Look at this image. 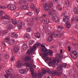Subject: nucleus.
Segmentation results:
<instances>
[{"instance_id":"27","label":"nucleus","mask_w":78,"mask_h":78,"mask_svg":"<svg viewBox=\"0 0 78 78\" xmlns=\"http://www.w3.org/2000/svg\"><path fill=\"white\" fill-rule=\"evenodd\" d=\"M23 48L24 50L27 49L28 48V45L25 44H24L23 46Z\"/></svg>"},{"instance_id":"2","label":"nucleus","mask_w":78,"mask_h":78,"mask_svg":"<svg viewBox=\"0 0 78 78\" xmlns=\"http://www.w3.org/2000/svg\"><path fill=\"white\" fill-rule=\"evenodd\" d=\"M41 46V44L38 42H36L35 44H34L33 47H31L30 49H29L26 53V55H30L31 53L33 52L34 50L36 49L37 47H39Z\"/></svg>"},{"instance_id":"21","label":"nucleus","mask_w":78,"mask_h":78,"mask_svg":"<svg viewBox=\"0 0 78 78\" xmlns=\"http://www.w3.org/2000/svg\"><path fill=\"white\" fill-rule=\"evenodd\" d=\"M19 50V48L17 46H16L14 47V51L15 53H17Z\"/></svg>"},{"instance_id":"8","label":"nucleus","mask_w":78,"mask_h":78,"mask_svg":"<svg viewBox=\"0 0 78 78\" xmlns=\"http://www.w3.org/2000/svg\"><path fill=\"white\" fill-rule=\"evenodd\" d=\"M58 62H56V59L54 58L53 61H50L48 65L49 66L51 67L52 66H55V65H57L58 64Z\"/></svg>"},{"instance_id":"16","label":"nucleus","mask_w":78,"mask_h":78,"mask_svg":"<svg viewBox=\"0 0 78 78\" xmlns=\"http://www.w3.org/2000/svg\"><path fill=\"white\" fill-rule=\"evenodd\" d=\"M24 61H30L31 59V57L30 55H27L24 58Z\"/></svg>"},{"instance_id":"6","label":"nucleus","mask_w":78,"mask_h":78,"mask_svg":"<svg viewBox=\"0 0 78 78\" xmlns=\"http://www.w3.org/2000/svg\"><path fill=\"white\" fill-rule=\"evenodd\" d=\"M7 75L5 74V78H9V76H10L11 78L12 77V75L11 74H10V73H11L13 71L12 69H9V70H7L5 71Z\"/></svg>"},{"instance_id":"52","label":"nucleus","mask_w":78,"mask_h":78,"mask_svg":"<svg viewBox=\"0 0 78 78\" xmlns=\"http://www.w3.org/2000/svg\"><path fill=\"white\" fill-rule=\"evenodd\" d=\"M41 46L42 47H43V48H45V44H42L41 45Z\"/></svg>"},{"instance_id":"1","label":"nucleus","mask_w":78,"mask_h":78,"mask_svg":"<svg viewBox=\"0 0 78 78\" xmlns=\"http://www.w3.org/2000/svg\"><path fill=\"white\" fill-rule=\"evenodd\" d=\"M24 65L26 66L27 67V70H29L30 69V67H31L30 68V71L31 72V75L33 78H36L37 75V73H34V69L31 67H33L32 65L30 64L29 63H24Z\"/></svg>"},{"instance_id":"5","label":"nucleus","mask_w":78,"mask_h":78,"mask_svg":"<svg viewBox=\"0 0 78 78\" xmlns=\"http://www.w3.org/2000/svg\"><path fill=\"white\" fill-rule=\"evenodd\" d=\"M63 29V27L62 26H59L58 28V31H57L55 32V34H54V36L56 37H61L62 36V34L60 33V31H61V30Z\"/></svg>"},{"instance_id":"40","label":"nucleus","mask_w":78,"mask_h":78,"mask_svg":"<svg viewBox=\"0 0 78 78\" xmlns=\"http://www.w3.org/2000/svg\"><path fill=\"white\" fill-rule=\"evenodd\" d=\"M62 67H64L65 68H66V67L67 66V64L66 63H63L62 65Z\"/></svg>"},{"instance_id":"31","label":"nucleus","mask_w":78,"mask_h":78,"mask_svg":"<svg viewBox=\"0 0 78 78\" xmlns=\"http://www.w3.org/2000/svg\"><path fill=\"white\" fill-rule=\"evenodd\" d=\"M30 35L29 34H27L24 35V38H27L28 39V38H30Z\"/></svg>"},{"instance_id":"57","label":"nucleus","mask_w":78,"mask_h":78,"mask_svg":"<svg viewBox=\"0 0 78 78\" xmlns=\"http://www.w3.org/2000/svg\"><path fill=\"white\" fill-rule=\"evenodd\" d=\"M75 19L76 22L78 23V18H76Z\"/></svg>"},{"instance_id":"43","label":"nucleus","mask_w":78,"mask_h":78,"mask_svg":"<svg viewBox=\"0 0 78 78\" xmlns=\"http://www.w3.org/2000/svg\"><path fill=\"white\" fill-rule=\"evenodd\" d=\"M6 8L7 7L6 6H1V9H6Z\"/></svg>"},{"instance_id":"44","label":"nucleus","mask_w":78,"mask_h":78,"mask_svg":"<svg viewBox=\"0 0 78 78\" xmlns=\"http://www.w3.org/2000/svg\"><path fill=\"white\" fill-rule=\"evenodd\" d=\"M4 14H5V13H4V12H3L2 11H1L0 16H2H2H3Z\"/></svg>"},{"instance_id":"48","label":"nucleus","mask_w":78,"mask_h":78,"mask_svg":"<svg viewBox=\"0 0 78 78\" xmlns=\"http://www.w3.org/2000/svg\"><path fill=\"white\" fill-rule=\"evenodd\" d=\"M15 59V57L14 56H12L11 59V61H13Z\"/></svg>"},{"instance_id":"26","label":"nucleus","mask_w":78,"mask_h":78,"mask_svg":"<svg viewBox=\"0 0 78 78\" xmlns=\"http://www.w3.org/2000/svg\"><path fill=\"white\" fill-rule=\"evenodd\" d=\"M12 23L14 25H16V24L17 23V20L14 19H12Z\"/></svg>"},{"instance_id":"30","label":"nucleus","mask_w":78,"mask_h":78,"mask_svg":"<svg viewBox=\"0 0 78 78\" xmlns=\"http://www.w3.org/2000/svg\"><path fill=\"white\" fill-rule=\"evenodd\" d=\"M74 11L75 14H78V7H75L74 9Z\"/></svg>"},{"instance_id":"56","label":"nucleus","mask_w":78,"mask_h":78,"mask_svg":"<svg viewBox=\"0 0 78 78\" xmlns=\"http://www.w3.org/2000/svg\"><path fill=\"white\" fill-rule=\"evenodd\" d=\"M2 43L4 45L5 47H6V45H5V41H2Z\"/></svg>"},{"instance_id":"10","label":"nucleus","mask_w":78,"mask_h":78,"mask_svg":"<svg viewBox=\"0 0 78 78\" xmlns=\"http://www.w3.org/2000/svg\"><path fill=\"white\" fill-rule=\"evenodd\" d=\"M56 69L58 71H61V72H60L58 73H59L60 75H62L63 72V70L62 69V65H58Z\"/></svg>"},{"instance_id":"23","label":"nucleus","mask_w":78,"mask_h":78,"mask_svg":"<svg viewBox=\"0 0 78 78\" xmlns=\"http://www.w3.org/2000/svg\"><path fill=\"white\" fill-rule=\"evenodd\" d=\"M53 36L51 35L49 37L48 39V41L49 42H51L53 40Z\"/></svg>"},{"instance_id":"45","label":"nucleus","mask_w":78,"mask_h":78,"mask_svg":"<svg viewBox=\"0 0 78 78\" xmlns=\"http://www.w3.org/2000/svg\"><path fill=\"white\" fill-rule=\"evenodd\" d=\"M9 58V57L8 56V55L7 54H5L4 55V58L5 59H7V58Z\"/></svg>"},{"instance_id":"51","label":"nucleus","mask_w":78,"mask_h":78,"mask_svg":"<svg viewBox=\"0 0 78 78\" xmlns=\"http://www.w3.org/2000/svg\"><path fill=\"white\" fill-rule=\"evenodd\" d=\"M42 72L43 74H45L47 73V71L45 70H43Z\"/></svg>"},{"instance_id":"61","label":"nucleus","mask_w":78,"mask_h":78,"mask_svg":"<svg viewBox=\"0 0 78 78\" xmlns=\"http://www.w3.org/2000/svg\"><path fill=\"white\" fill-rule=\"evenodd\" d=\"M35 18L36 19V20H39V18L38 17H35Z\"/></svg>"},{"instance_id":"35","label":"nucleus","mask_w":78,"mask_h":78,"mask_svg":"<svg viewBox=\"0 0 78 78\" xmlns=\"http://www.w3.org/2000/svg\"><path fill=\"white\" fill-rule=\"evenodd\" d=\"M35 11L36 12V13L38 14H39V12L40 11V8L37 9V8L35 9Z\"/></svg>"},{"instance_id":"3","label":"nucleus","mask_w":78,"mask_h":78,"mask_svg":"<svg viewBox=\"0 0 78 78\" xmlns=\"http://www.w3.org/2000/svg\"><path fill=\"white\" fill-rule=\"evenodd\" d=\"M54 12H55V10L53 9L50 10L49 12V14L50 16L52 15V20L55 22L57 23L59 21V17L56 16L55 15L53 14Z\"/></svg>"},{"instance_id":"14","label":"nucleus","mask_w":78,"mask_h":78,"mask_svg":"<svg viewBox=\"0 0 78 78\" xmlns=\"http://www.w3.org/2000/svg\"><path fill=\"white\" fill-rule=\"evenodd\" d=\"M69 20V16H66L63 17V21L64 22L67 23Z\"/></svg>"},{"instance_id":"34","label":"nucleus","mask_w":78,"mask_h":78,"mask_svg":"<svg viewBox=\"0 0 78 78\" xmlns=\"http://www.w3.org/2000/svg\"><path fill=\"white\" fill-rule=\"evenodd\" d=\"M10 40V37H7L6 38H5V41L6 42H9V41Z\"/></svg>"},{"instance_id":"39","label":"nucleus","mask_w":78,"mask_h":78,"mask_svg":"<svg viewBox=\"0 0 78 78\" xmlns=\"http://www.w3.org/2000/svg\"><path fill=\"white\" fill-rule=\"evenodd\" d=\"M28 5H25L23 6V9H26L28 8Z\"/></svg>"},{"instance_id":"32","label":"nucleus","mask_w":78,"mask_h":78,"mask_svg":"<svg viewBox=\"0 0 78 78\" xmlns=\"http://www.w3.org/2000/svg\"><path fill=\"white\" fill-rule=\"evenodd\" d=\"M49 8L48 7V5L46 4L44 5V9L45 11H47L48 10Z\"/></svg>"},{"instance_id":"28","label":"nucleus","mask_w":78,"mask_h":78,"mask_svg":"<svg viewBox=\"0 0 78 78\" xmlns=\"http://www.w3.org/2000/svg\"><path fill=\"white\" fill-rule=\"evenodd\" d=\"M9 43L10 45H13L14 44V40H11L9 41Z\"/></svg>"},{"instance_id":"37","label":"nucleus","mask_w":78,"mask_h":78,"mask_svg":"<svg viewBox=\"0 0 78 78\" xmlns=\"http://www.w3.org/2000/svg\"><path fill=\"white\" fill-rule=\"evenodd\" d=\"M27 32H31L32 31V29L30 27H27Z\"/></svg>"},{"instance_id":"4","label":"nucleus","mask_w":78,"mask_h":78,"mask_svg":"<svg viewBox=\"0 0 78 78\" xmlns=\"http://www.w3.org/2000/svg\"><path fill=\"white\" fill-rule=\"evenodd\" d=\"M43 51H44V52L43 54V57L44 58H46L49 55L51 56L53 54V51L52 50L50 49H47L46 48H43L42 49Z\"/></svg>"},{"instance_id":"33","label":"nucleus","mask_w":78,"mask_h":78,"mask_svg":"<svg viewBox=\"0 0 78 78\" xmlns=\"http://www.w3.org/2000/svg\"><path fill=\"white\" fill-rule=\"evenodd\" d=\"M34 43V41L30 40L29 42V44L30 45H31Z\"/></svg>"},{"instance_id":"38","label":"nucleus","mask_w":78,"mask_h":78,"mask_svg":"<svg viewBox=\"0 0 78 78\" xmlns=\"http://www.w3.org/2000/svg\"><path fill=\"white\" fill-rule=\"evenodd\" d=\"M65 3L67 6L69 5V1L68 0L65 1Z\"/></svg>"},{"instance_id":"20","label":"nucleus","mask_w":78,"mask_h":78,"mask_svg":"<svg viewBox=\"0 0 78 78\" xmlns=\"http://www.w3.org/2000/svg\"><path fill=\"white\" fill-rule=\"evenodd\" d=\"M35 36L36 37V38H38L39 39V38H41V34L39 33H36L34 34Z\"/></svg>"},{"instance_id":"9","label":"nucleus","mask_w":78,"mask_h":78,"mask_svg":"<svg viewBox=\"0 0 78 78\" xmlns=\"http://www.w3.org/2000/svg\"><path fill=\"white\" fill-rule=\"evenodd\" d=\"M7 8L9 10H12L13 11L15 10L16 9V6L15 5H14L10 4L7 5Z\"/></svg>"},{"instance_id":"13","label":"nucleus","mask_w":78,"mask_h":78,"mask_svg":"<svg viewBox=\"0 0 78 78\" xmlns=\"http://www.w3.org/2000/svg\"><path fill=\"white\" fill-rule=\"evenodd\" d=\"M19 72L21 74H24L25 73H27L28 72V70L26 69H21L19 70Z\"/></svg>"},{"instance_id":"18","label":"nucleus","mask_w":78,"mask_h":78,"mask_svg":"<svg viewBox=\"0 0 78 78\" xmlns=\"http://www.w3.org/2000/svg\"><path fill=\"white\" fill-rule=\"evenodd\" d=\"M18 27L19 30H20L22 28V23L21 21H20L18 23Z\"/></svg>"},{"instance_id":"25","label":"nucleus","mask_w":78,"mask_h":78,"mask_svg":"<svg viewBox=\"0 0 78 78\" xmlns=\"http://www.w3.org/2000/svg\"><path fill=\"white\" fill-rule=\"evenodd\" d=\"M66 27L67 28H71V24L69 22H67L66 23Z\"/></svg>"},{"instance_id":"41","label":"nucleus","mask_w":78,"mask_h":78,"mask_svg":"<svg viewBox=\"0 0 78 78\" xmlns=\"http://www.w3.org/2000/svg\"><path fill=\"white\" fill-rule=\"evenodd\" d=\"M46 33L47 35H48L50 33V30H48L46 31Z\"/></svg>"},{"instance_id":"19","label":"nucleus","mask_w":78,"mask_h":78,"mask_svg":"<svg viewBox=\"0 0 78 78\" xmlns=\"http://www.w3.org/2000/svg\"><path fill=\"white\" fill-rule=\"evenodd\" d=\"M11 36H12V37H13L16 38H17L18 36V35H17V34H15L14 33H12L11 34Z\"/></svg>"},{"instance_id":"29","label":"nucleus","mask_w":78,"mask_h":78,"mask_svg":"<svg viewBox=\"0 0 78 78\" xmlns=\"http://www.w3.org/2000/svg\"><path fill=\"white\" fill-rule=\"evenodd\" d=\"M37 75L38 76V78H41V77H42L43 76V74L42 73V72H40L38 73Z\"/></svg>"},{"instance_id":"7","label":"nucleus","mask_w":78,"mask_h":78,"mask_svg":"<svg viewBox=\"0 0 78 78\" xmlns=\"http://www.w3.org/2000/svg\"><path fill=\"white\" fill-rule=\"evenodd\" d=\"M70 57L73 59H76L78 56V53L75 51H72L71 52Z\"/></svg>"},{"instance_id":"11","label":"nucleus","mask_w":78,"mask_h":78,"mask_svg":"<svg viewBox=\"0 0 78 78\" xmlns=\"http://www.w3.org/2000/svg\"><path fill=\"white\" fill-rule=\"evenodd\" d=\"M36 21V19L35 17H34V18H33L30 21L28 22V25H30V26H33V22H35Z\"/></svg>"},{"instance_id":"62","label":"nucleus","mask_w":78,"mask_h":78,"mask_svg":"<svg viewBox=\"0 0 78 78\" xmlns=\"http://www.w3.org/2000/svg\"><path fill=\"white\" fill-rule=\"evenodd\" d=\"M70 47H68V51H70Z\"/></svg>"},{"instance_id":"12","label":"nucleus","mask_w":78,"mask_h":78,"mask_svg":"<svg viewBox=\"0 0 78 78\" xmlns=\"http://www.w3.org/2000/svg\"><path fill=\"white\" fill-rule=\"evenodd\" d=\"M17 67L18 68H22L23 66V64L21 62V61L19 60L16 62Z\"/></svg>"},{"instance_id":"24","label":"nucleus","mask_w":78,"mask_h":78,"mask_svg":"<svg viewBox=\"0 0 78 78\" xmlns=\"http://www.w3.org/2000/svg\"><path fill=\"white\" fill-rule=\"evenodd\" d=\"M12 25L8 24L7 25V28L9 30H11L12 29Z\"/></svg>"},{"instance_id":"63","label":"nucleus","mask_w":78,"mask_h":78,"mask_svg":"<svg viewBox=\"0 0 78 78\" xmlns=\"http://www.w3.org/2000/svg\"><path fill=\"white\" fill-rule=\"evenodd\" d=\"M66 12H67L65 10L64 12H63V14L64 15H65V14L66 13Z\"/></svg>"},{"instance_id":"55","label":"nucleus","mask_w":78,"mask_h":78,"mask_svg":"<svg viewBox=\"0 0 78 78\" xmlns=\"http://www.w3.org/2000/svg\"><path fill=\"white\" fill-rule=\"evenodd\" d=\"M21 16H23V17H24V16H25V13H22L21 15Z\"/></svg>"},{"instance_id":"46","label":"nucleus","mask_w":78,"mask_h":78,"mask_svg":"<svg viewBox=\"0 0 78 78\" xmlns=\"http://www.w3.org/2000/svg\"><path fill=\"white\" fill-rule=\"evenodd\" d=\"M53 2H51L49 4V7H50V8H51V7H52V6H53Z\"/></svg>"},{"instance_id":"58","label":"nucleus","mask_w":78,"mask_h":78,"mask_svg":"<svg viewBox=\"0 0 78 78\" xmlns=\"http://www.w3.org/2000/svg\"><path fill=\"white\" fill-rule=\"evenodd\" d=\"M49 59V57H47L45 59V61H47Z\"/></svg>"},{"instance_id":"36","label":"nucleus","mask_w":78,"mask_h":78,"mask_svg":"<svg viewBox=\"0 0 78 78\" xmlns=\"http://www.w3.org/2000/svg\"><path fill=\"white\" fill-rule=\"evenodd\" d=\"M24 2V1L23 0H19V5H22L23 4Z\"/></svg>"},{"instance_id":"22","label":"nucleus","mask_w":78,"mask_h":78,"mask_svg":"<svg viewBox=\"0 0 78 78\" xmlns=\"http://www.w3.org/2000/svg\"><path fill=\"white\" fill-rule=\"evenodd\" d=\"M42 22L45 23H48L50 22V21L49 20V19H46L44 20H42Z\"/></svg>"},{"instance_id":"42","label":"nucleus","mask_w":78,"mask_h":78,"mask_svg":"<svg viewBox=\"0 0 78 78\" xmlns=\"http://www.w3.org/2000/svg\"><path fill=\"white\" fill-rule=\"evenodd\" d=\"M14 14L16 17H17V16H19V13L17 12H14Z\"/></svg>"},{"instance_id":"50","label":"nucleus","mask_w":78,"mask_h":78,"mask_svg":"<svg viewBox=\"0 0 78 78\" xmlns=\"http://www.w3.org/2000/svg\"><path fill=\"white\" fill-rule=\"evenodd\" d=\"M31 9H33L34 8H35V6L34 5H32L31 6Z\"/></svg>"},{"instance_id":"15","label":"nucleus","mask_w":78,"mask_h":78,"mask_svg":"<svg viewBox=\"0 0 78 78\" xmlns=\"http://www.w3.org/2000/svg\"><path fill=\"white\" fill-rule=\"evenodd\" d=\"M2 18L6 19H8L9 22H11V18L10 17V16L8 15H5V16H2Z\"/></svg>"},{"instance_id":"49","label":"nucleus","mask_w":78,"mask_h":78,"mask_svg":"<svg viewBox=\"0 0 78 78\" xmlns=\"http://www.w3.org/2000/svg\"><path fill=\"white\" fill-rule=\"evenodd\" d=\"M8 33V31L7 30H5L4 32H3V33L4 34H7V33Z\"/></svg>"},{"instance_id":"59","label":"nucleus","mask_w":78,"mask_h":78,"mask_svg":"<svg viewBox=\"0 0 78 78\" xmlns=\"http://www.w3.org/2000/svg\"><path fill=\"white\" fill-rule=\"evenodd\" d=\"M56 60L57 62H59V61H60V60H59V58H57L56 59Z\"/></svg>"},{"instance_id":"47","label":"nucleus","mask_w":78,"mask_h":78,"mask_svg":"<svg viewBox=\"0 0 78 78\" xmlns=\"http://www.w3.org/2000/svg\"><path fill=\"white\" fill-rule=\"evenodd\" d=\"M27 15H29V16H32L33 15V13L30 12H29L27 13Z\"/></svg>"},{"instance_id":"17","label":"nucleus","mask_w":78,"mask_h":78,"mask_svg":"<svg viewBox=\"0 0 78 78\" xmlns=\"http://www.w3.org/2000/svg\"><path fill=\"white\" fill-rule=\"evenodd\" d=\"M52 74L53 76H55V75H58V76H60V74H59V73H58V72L57 71H52Z\"/></svg>"},{"instance_id":"53","label":"nucleus","mask_w":78,"mask_h":78,"mask_svg":"<svg viewBox=\"0 0 78 78\" xmlns=\"http://www.w3.org/2000/svg\"><path fill=\"white\" fill-rule=\"evenodd\" d=\"M59 57L61 58H63V56L62 55H59Z\"/></svg>"},{"instance_id":"54","label":"nucleus","mask_w":78,"mask_h":78,"mask_svg":"<svg viewBox=\"0 0 78 78\" xmlns=\"http://www.w3.org/2000/svg\"><path fill=\"white\" fill-rule=\"evenodd\" d=\"M74 20H75V19L73 18H72L71 19V22L73 23L74 22Z\"/></svg>"},{"instance_id":"60","label":"nucleus","mask_w":78,"mask_h":78,"mask_svg":"<svg viewBox=\"0 0 78 78\" xmlns=\"http://www.w3.org/2000/svg\"><path fill=\"white\" fill-rule=\"evenodd\" d=\"M47 73H49V74H50L51 73V71L50 70L48 71Z\"/></svg>"},{"instance_id":"64","label":"nucleus","mask_w":78,"mask_h":78,"mask_svg":"<svg viewBox=\"0 0 78 78\" xmlns=\"http://www.w3.org/2000/svg\"><path fill=\"white\" fill-rule=\"evenodd\" d=\"M60 53H62V50H60Z\"/></svg>"}]
</instances>
